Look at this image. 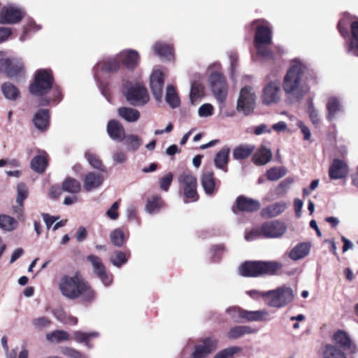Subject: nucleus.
<instances>
[{"instance_id":"f257e3e1","label":"nucleus","mask_w":358,"mask_h":358,"mask_svg":"<svg viewBox=\"0 0 358 358\" xmlns=\"http://www.w3.org/2000/svg\"><path fill=\"white\" fill-rule=\"evenodd\" d=\"M311 78L306 64L299 59L290 62L284 76L282 88L287 94L303 99L310 90Z\"/></svg>"},{"instance_id":"f03ea898","label":"nucleus","mask_w":358,"mask_h":358,"mask_svg":"<svg viewBox=\"0 0 358 358\" xmlns=\"http://www.w3.org/2000/svg\"><path fill=\"white\" fill-rule=\"evenodd\" d=\"M59 289L62 294L70 299H80L83 302H91L95 299L94 290L78 276L63 277Z\"/></svg>"},{"instance_id":"7ed1b4c3","label":"nucleus","mask_w":358,"mask_h":358,"mask_svg":"<svg viewBox=\"0 0 358 358\" xmlns=\"http://www.w3.org/2000/svg\"><path fill=\"white\" fill-rule=\"evenodd\" d=\"M282 268L281 263L275 261H248L238 268L239 273L245 277L273 275Z\"/></svg>"},{"instance_id":"20e7f679","label":"nucleus","mask_w":358,"mask_h":358,"mask_svg":"<svg viewBox=\"0 0 358 358\" xmlns=\"http://www.w3.org/2000/svg\"><path fill=\"white\" fill-rule=\"evenodd\" d=\"M256 22L262 23L257 27L255 36V45L257 48V55L265 59H275L273 52L268 48L267 45L271 43L272 27L268 22L264 20H257Z\"/></svg>"},{"instance_id":"39448f33","label":"nucleus","mask_w":358,"mask_h":358,"mask_svg":"<svg viewBox=\"0 0 358 358\" xmlns=\"http://www.w3.org/2000/svg\"><path fill=\"white\" fill-rule=\"evenodd\" d=\"M178 182L182 192L184 203L195 202L199 199L197 180L190 171L181 173L178 178Z\"/></svg>"},{"instance_id":"423d86ee","label":"nucleus","mask_w":358,"mask_h":358,"mask_svg":"<svg viewBox=\"0 0 358 358\" xmlns=\"http://www.w3.org/2000/svg\"><path fill=\"white\" fill-rule=\"evenodd\" d=\"M54 78L50 70L39 69L35 73L34 81L29 86L30 93L43 96L52 87Z\"/></svg>"},{"instance_id":"0eeeda50","label":"nucleus","mask_w":358,"mask_h":358,"mask_svg":"<svg viewBox=\"0 0 358 358\" xmlns=\"http://www.w3.org/2000/svg\"><path fill=\"white\" fill-rule=\"evenodd\" d=\"M268 295L267 305L272 308H280L291 303L294 298L293 289L287 286L279 287L275 289L266 292Z\"/></svg>"},{"instance_id":"6e6552de","label":"nucleus","mask_w":358,"mask_h":358,"mask_svg":"<svg viewBox=\"0 0 358 358\" xmlns=\"http://www.w3.org/2000/svg\"><path fill=\"white\" fill-rule=\"evenodd\" d=\"M124 93L127 101L134 106H143L150 101L147 88L141 83H127Z\"/></svg>"},{"instance_id":"1a4fd4ad","label":"nucleus","mask_w":358,"mask_h":358,"mask_svg":"<svg viewBox=\"0 0 358 358\" xmlns=\"http://www.w3.org/2000/svg\"><path fill=\"white\" fill-rule=\"evenodd\" d=\"M120 68V60L117 57V55L114 57H109L101 62H99L95 66L94 71V77L99 86L101 94L106 97V85L100 81L99 71H101L104 73H115Z\"/></svg>"},{"instance_id":"9d476101","label":"nucleus","mask_w":358,"mask_h":358,"mask_svg":"<svg viewBox=\"0 0 358 358\" xmlns=\"http://www.w3.org/2000/svg\"><path fill=\"white\" fill-rule=\"evenodd\" d=\"M256 94L250 86H245L241 90L237 100L236 110L245 115H251L256 106Z\"/></svg>"},{"instance_id":"9b49d317","label":"nucleus","mask_w":358,"mask_h":358,"mask_svg":"<svg viewBox=\"0 0 358 358\" xmlns=\"http://www.w3.org/2000/svg\"><path fill=\"white\" fill-rule=\"evenodd\" d=\"M212 92L215 99L222 103L227 95V85L225 77L220 73L213 72L209 77Z\"/></svg>"},{"instance_id":"f8f14e48","label":"nucleus","mask_w":358,"mask_h":358,"mask_svg":"<svg viewBox=\"0 0 358 358\" xmlns=\"http://www.w3.org/2000/svg\"><path fill=\"white\" fill-rule=\"evenodd\" d=\"M0 52V72L5 73L9 78L21 77L24 75L23 64L16 58L1 57Z\"/></svg>"},{"instance_id":"ddd939ff","label":"nucleus","mask_w":358,"mask_h":358,"mask_svg":"<svg viewBox=\"0 0 358 358\" xmlns=\"http://www.w3.org/2000/svg\"><path fill=\"white\" fill-rule=\"evenodd\" d=\"M87 260L91 263L94 274L106 287L110 286L113 280L111 273L106 271L102 260L97 256L91 255L87 256Z\"/></svg>"},{"instance_id":"4468645a","label":"nucleus","mask_w":358,"mask_h":358,"mask_svg":"<svg viewBox=\"0 0 358 358\" xmlns=\"http://www.w3.org/2000/svg\"><path fill=\"white\" fill-rule=\"evenodd\" d=\"M23 9L14 6H4L0 11V23L14 24L18 23L24 16Z\"/></svg>"},{"instance_id":"2eb2a0df","label":"nucleus","mask_w":358,"mask_h":358,"mask_svg":"<svg viewBox=\"0 0 358 358\" xmlns=\"http://www.w3.org/2000/svg\"><path fill=\"white\" fill-rule=\"evenodd\" d=\"M261 204L258 200L241 195L236 198L232 210L235 214L239 212L253 213L259 210Z\"/></svg>"},{"instance_id":"dca6fc26","label":"nucleus","mask_w":358,"mask_h":358,"mask_svg":"<svg viewBox=\"0 0 358 358\" xmlns=\"http://www.w3.org/2000/svg\"><path fill=\"white\" fill-rule=\"evenodd\" d=\"M262 99L264 104L269 106L280 100V87L278 81L268 83L264 88Z\"/></svg>"},{"instance_id":"f3484780","label":"nucleus","mask_w":358,"mask_h":358,"mask_svg":"<svg viewBox=\"0 0 358 358\" xmlns=\"http://www.w3.org/2000/svg\"><path fill=\"white\" fill-rule=\"evenodd\" d=\"M164 76L159 69H154L150 76V87L155 99L160 100L163 94Z\"/></svg>"},{"instance_id":"a211bd4d","label":"nucleus","mask_w":358,"mask_h":358,"mask_svg":"<svg viewBox=\"0 0 358 358\" xmlns=\"http://www.w3.org/2000/svg\"><path fill=\"white\" fill-rule=\"evenodd\" d=\"M117 57L128 69L136 68L140 62L139 53L133 49H125L117 54Z\"/></svg>"},{"instance_id":"6ab92c4d","label":"nucleus","mask_w":358,"mask_h":358,"mask_svg":"<svg viewBox=\"0 0 358 358\" xmlns=\"http://www.w3.org/2000/svg\"><path fill=\"white\" fill-rule=\"evenodd\" d=\"M263 229L264 238H277L281 237L287 230L289 235L292 236L294 229L293 225H289V228L287 229L286 225H262Z\"/></svg>"},{"instance_id":"aec40b11","label":"nucleus","mask_w":358,"mask_h":358,"mask_svg":"<svg viewBox=\"0 0 358 358\" xmlns=\"http://www.w3.org/2000/svg\"><path fill=\"white\" fill-rule=\"evenodd\" d=\"M106 130L109 137L117 142H122L126 135L124 127L122 123L116 120L108 121Z\"/></svg>"},{"instance_id":"412c9836","label":"nucleus","mask_w":358,"mask_h":358,"mask_svg":"<svg viewBox=\"0 0 358 358\" xmlns=\"http://www.w3.org/2000/svg\"><path fill=\"white\" fill-rule=\"evenodd\" d=\"M201 184L205 193L208 196L214 195L217 191L214 173L211 170L203 171L201 176Z\"/></svg>"},{"instance_id":"4be33fe9","label":"nucleus","mask_w":358,"mask_h":358,"mask_svg":"<svg viewBox=\"0 0 358 358\" xmlns=\"http://www.w3.org/2000/svg\"><path fill=\"white\" fill-rule=\"evenodd\" d=\"M99 335L98 331L85 332L77 330L73 332L71 338L77 343L84 344L88 350H91L94 348V345L90 343V341L93 338H98Z\"/></svg>"},{"instance_id":"5701e85b","label":"nucleus","mask_w":358,"mask_h":358,"mask_svg":"<svg viewBox=\"0 0 358 358\" xmlns=\"http://www.w3.org/2000/svg\"><path fill=\"white\" fill-rule=\"evenodd\" d=\"M334 341L336 344L339 345L345 350H350L352 353L357 352L358 348L352 341L348 334L343 331H338L334 335Z\"/></svg>"},{"instance_id":"b1692460","label":"nucleus","mask_w":358,"mask_h":358,"mask_svg":"<svg viewBox=\"0 0 358 358\" xmlns=\"http://www.w3.org/2000/svg\"><path fill=\"white\" fill-rule=\"evenodd\" d=\"M102 174L95 172L87 173L83 180V187L87 192L99 188L103 182Z\"/></svg>"},{"instance_id":"393cba45","label":"nucleus","mask_w":358,"mask_h":358,"mask_svg":"<svg viewBox=\"0 0 358 358\" xmlns=\"http://www.w3.org/2000/svg\"><path fill=\"white\" fill-rule=\"evenodd\" d=\"M351 37L347 41V51L352 55L358 57V20L350 24Z\"/></svg>"},{"instance_id":"a878e982","label":"nucleus","mask_w":358,"mask_h":358,"mask_svg":"<svg viewBox=\"0 0 358 358\" xmlns=\"http://www.w3.org/2000/svg\"><path fill=\"white\" fill-rule=\"evenodd\" d=\"M348 173L347 164L342 160L334 159L329 168V177L331 179L345 178Z\"/></svg>"},{"instance_id":"bb28decb","label":"nucleus","mask_w":358,"mask_h":358,"mask_svg":"<svg viewBox=\"0 0 358 358\" xmlns=\"http://www.w3.org/2000/svg\"><path fill=\"white\" fill-rule=\"evenodd\" d=\"M287 208V203L280 201L273 203L261 210V216L264 219L272 218L280 215Z\"/></svg>"},{"instance_id":"cd10ccee","label":"nucleus","mask_w":358,"mask_h":358,"mask_svg":"<svg viewBox=\"0 0 358 358\" xmlns=\"http://www.w3.org/2000/svg\"><path fill=\"white\" fill-rule=\"evenodd\" d=\"M311 248L310 243H300L296 245L289 252V257L294 260L297 261L299 259L304 258L309 253Z\"/></svg>"},{"instance_id":"c85d7f7f","label":"nucleus","mask_w":358,"mask_h":358,"mask_svg":"<svg viewBox=\"0 0 358 358\" xmlns=\"http://www.w3.org/2000/svg\"><path fill=\"white\" fill-rule=\"evenodd\" d=\"M230 149L228 146L223 147L216 155L214 158V164L217 169L227 173V164L229 162Z\"/></svg>"},{"instance_id":"c756f323","label":"nucleus","mask_w":358,"mask_h":358,"mask_svg":"<svg viewBox=\"0 0 358 358\" xmlns=\"http://www.w3.org/2000/svg\"><path fill=\"white\" fill-rule=\"evenodd\" d=\"M35 127L41 131L45 130L50 122V112L48 109H40L33 119Z\"/></svg>"},{"instance_id":"7c9ffc66","label":"nucleus","mask_w":358,"mask_h":358,"mask_svg":"<svg viewBox=\"0 0 358 358\" xmlns=\"http://www.w3.org/2000/svg\"><path fill=\"white\" fill-rule=\"evenodd\" d=\"M153 50L162 59L171 61L173 59V48L170 45L162 42H156Z\"/></svg>"},{"instance_id":"2f4dec72","label":"nucleus","mask_w":358,"mask_h":358,"mask_svg":"<svg viewBox=\"0 0 358 358\" xmlns=\"http://www.w3.org/2000/svg\"><path fill=\"white\" fill-rule=\"evenodd\" d=\"M272 157L271 151L265 146H261L252 157L253 162L258 165H264L269 162Z\"/></svg>"},{"instance_id":"473e14b6","label":"nucleus","mask_w":358,"mask_h":358,"mask_svg":"<svg viewBox=\"0 0 358 358\" xmlns=\"http://www.w3.org/2000/svg\"><path fill=\"white\" fill-rule=\"evenodd\" d=\"M47 153L39 151V155L34 157L31 162V169L38 173H43L48 166Z\"/></svg>"},{"instance_id":"72a5a7b5","label":"nucleus","mask_w":358,"mask_h":358,"mask_svg":"<svg viewBox=\"0 0 358 358\" xmlns=\"http://www.w3.org/2000/svg\"><path fill=\"white\" fill-rule=\"evenodd\" d=\"M255 147L250 144L241 145L233 150V157L236 160H242L250 157L255 151Z\"/></svg>"},{"instance_id":"f704fd0d","label":"nucleus","mask_w":358,"mask_h":358,"mask_svg":"<svg viewBox=\"0 0 358 358\" xmlns=\"http://www.w3.org/2000/svg\"><path fill=\"white\" fill-rule=\"evenodd\" d=\"M118 115L128 122H135L140 118V112L133 108L121 107L118 109Z\"/></svg>"},{"instance_id":"c9c22d12","label":"nucleus","mask_w":358,"mask_h":358,"mask_svg":"<svg viewBox=\"0 0 358 358\" xmlns=\"http://www.w3.org/2000/svg\"><path fill=\"white\" fill-rule=\"evenodd\" d=\"M327 118L332 120L335 118L336 115L341 111L342 106L339 99L336 96H331L329 98L327 103Z\"/></svg>"},{"instance_id":"e433bc0d","label":"nucleus","mask_w":358,"mask_h":358,"mask_svg":"<svg viewBox=\"0 0 358 358\" xmlns=\"http://www.w3.org/2000/svg\"><path fill=\"white\" fill-rule=\"evenodd\" d=\"M242 313V319L247 321H263L266 320L268 316V312L266 310H259L249 311L244 310Z\"/></svg>"},{"instance_id":"4c0bfd02","label":"nucleus","mask_w":358,"mask_h":358,"mask_svg":"<svg viewBox=\"0 0 358 358\" xmlns=\"http://www.w3.org/2000/svg\"><path fill=\"white\" fill-rule=\"evenodd\" d=\"M122 142L129 152L138 150L142 145L141 138L136 134L125 135Z\"/></svg>"},{"instance_id":"58836bf2","label":"nucleus","mask_w":358,"mask_h":358,"mask_svg":"<svg viewBox=\"0 0 358 358\" xmlns=\"http://www.w3.org/2000/svg\"><path fill=\"white\" fill-rule=\"evenodd\" d=\"M255 332L256 331L249 326H236L229 331L227 336L229 338L236 339Z\"/></svg>"},{"instance_id":"ea45409f","label":"nucleus","mask_w":358,"mask_h":358,"mask_svg":"<svg viewBox=\"0 0 358 358\" xmlns=\"http://www.w3.org/2000/svg\"><path fill=\"white\" fill-rule=\"evenodd\" d=\"M322 355L323 358H347L342 350L331 344L324 346Z\"/></svg>"},{"instance_id":"a19ab883","label":"nucleus","mask_w":358,"mask_h":358,"mask_svg":"<svg viewBox=\"0 0 358 358\" xmlns=\"http://www.w3.org/2000/svg\"><path fill=\"white\" fill-rule=\"evenodd\" d=\"M46 339L51 342L59 343L71 339V335L64 330H55L46 334Z\"/></svg>"},{"instance_id":"79ce46f5","label":"nucleus","mask_w":358,"mask_h":358,"mask_svg":"<svg viewBox=\"0 0 358 358\" xmlns=\"http://www.w3.org/2000/svg\"><path fill=\"white\" fill-rule=\"evenodd\" d=\"M1 91L6 99L12 101L16 100L20 95L17 87L10 83H3L1 86Z\"/></svg>"},{"instance_id":"37998d69","label":"nucleus","mask_w":358,"mask_h":358,"mask_svg":"<svg viewBox=\"0 0 358 358\" xmlns=\"http://www.w3.org/2000/svg\"><path fill=\"white\" fill-rule=\"evenodd\" d=\"M165 99L172 108H178L180 104V99L173 85L167 86Z\"/></svg>"},{"instance_id":"c03bdc74","label":"nucleus","mask_w":358,"mask_h":358,"mask_svg":"<svg viewBox=\"0 0 358 358\" xmlns=\"http://www.w3.org/2000/svg\"><path fill=\"white\" fill-rule=\"evenodd\" d=\"M203 95V87L197 82H193L191 85V90L189 94V99L192 104L196 103L198 100Z\"/></svg>"},{"instance_id":"a18cd8bd","label":"nucleus","mask_w":358,"mask_h":358,"mask_svg":"<svg viewBox=\"0 0 358 358\" xmlns=\"http://www.w3.org/2000/svg\"><path fill=\"white\" fill-rule=\"evenodd\" d=\"M62 189L65 192L76 194L79 192L81 189L80 183L74 178H67L62 183Z\"/></svg>"},{"instance_id":"49530a36","label":"nucleus","mask_w":358,"mask_h":358,"mask_svg":"<svg viewBox=\"0 0 358 358\" xmlns=\"http://www.w3.org/2000/svg\"><path fill=\"white\" fill-rule=\"evenodd\" d=\"M163 201L160 196H153L148 199L145 209L150 213H156L160 210Z\"/></svg>"},{"instance_id":"de8ad7c7","label":"nucleus","mask_w":358,"mask_h":358,"mask_svg":"<svg viewBox=\"0 0 358 358\" xmlns=\"http://www.w3.org/2000/svg\"><path fill=\"white\" fill-rule=\"evenodd\" d=\"M261 238H264L262 225H256L250 229H247L245 232V239L247 241H253Z\"/></svg>"},{"instance_id":"09e8293b","label":"nucleus","mask_w":358,"mask_h":358,"mask_svg":"<svg viewBox=\"0 0 358 358\" xmlns=\"http://www.w3.org/2000/svg\"><path fill=\"white\" fill-rule=\"evenodd\" d=\"M286 173L287 169L285 167H273L267 171L266 177L268 180L275 181L282 178Z\"/></svg>"},{"instance_id":"8fccbe9b","label":"nucleus","mask_w":358,"mask_h":358,"mask_svg":"<svg viewBox=\"0 0 358 358\" xmlns=\"http://www.w3.org/2000/svg\"><path fill=\"white\" fill-rule=\"evenodd\" d=\"M85 156L89 164L93 168L101 171H105V166L103 165L101 159L96 154L88 151L85 152Z\"/></svg>"},{"instance_id":"3c124183","label":"nucleus","mask_w":358,"mask_h":358,"mask_svg":"<svg viewBox=\"0 0 358 358\" xmlns=\"http://www.w3.org/2000/svg\"><path fill=\"white\" fill-rule=\"evenodd\" d=\"M127 260L128 257L127 254L122 251H115L110 258V262L117 268H120L125 264Z\"/></svg>"},{"instance_id":"603ef678","label":"nucleus","mask_w":358,"mask_h":358,"mask_svg":"<svg viewBox=\"0 0 358 358\" xmlns=\"http://www.w3.org/2000/svg\"><path fill=\"white\" fill-rule=\"evenodd\" d=\"M126 238L124 233L120 229H117L110 234L111 242L117 247L122 246Z\"/></svg>"},{"instance_id":"864d4df0","label":"nucleus","mask_w":358,"mask_h":358,"mask_svg":"<svg viewBox=\"0 0 358 358\" xmlns=\"http://www.w3.org/2000/svg\"><path fill=\"white\" fill-rule=\"evenodd\" d=\"M61 352L69 358H89L87 355L71 347L61 348Z\"/></svg>"},{"instance_id":"5fc2aeb1","label":"nucleus","mask_w":358,"mask_h":358,"mask_svg":"<svg viewBox=\"0 0 358 358\" xmlns=\"http://www.w3.org/2000/svg\"><path fill=\"white\" fill-rule=\"evenodd\" d=\"M17 195L16 201L20 206H22L23 201L28 196V188L24 183H20L17 186Z\"/></svg>"},{"instance_id":"6e6d98bb","label":"nucleus","mask_w":358,"mask_h":358,"mask_svg":"<svg viewBox=\"0 0 358 358\" xmlns=\"http://www.w3.org/2000/svg\"><path fill=\"white\" fill-rule=\"evenodd\" d=\"M241 351L238 347H231L217 352L214 358H233L234 354Z\"/></svg>"},{"instance_id":"4d7b16f0","label":"nucleus","mask_w":358,"mask_h":358,"mask_svg":"<svg viewBox=\"0 0 358 358\" xmlns=\"http://www.w3.org/2000/svg\"><path fill=\"white\" fill-rule=\"evenodd\" d=\"M113 161L116 164H122L127 160L126 152L122 150L117 149L112 153Z\"/></svg>"},{"instance_id":"13d9d810","label":"nucleus","mask_w":358,"mask_h":358,"mask_svg":"<svg viewBox=\"0 0 358 358\" xmlns=\"http://www.w3.org/2000/svg\"><path fill=\"white\" fill-rule=\"evenodd\" d=\"M51 321L46 317H40L32 320V324L36 329H42L50 326Z\"/></svg>"},{"instance_id":"bf43d9fd","label":"nucleus","mask_w":358,"mask_h":358,"mask_svg":"<svg viewBox=\"0 0 358 358\" xmlns=\"http://www.w3.org/2000/svg\"><path fill=\"white\" fill-rule=\"evenodd\" d=\"M213 110L214 108L210 103H204L199 108L198 114L201 117H207L213 115Z\"/></svg>"},{"instance_id":"052dcab7","label":"nucleus","mask_w":358,"mask_h":358,"mask_svg":"<svg viewBox=\"0 0 358 358\" xmlns=\"http://www.w3.org/2000/svg\"><path fill=\"white\" fill-rule=\"evenodd\" d=\"M225 251L224 246L222 245H214L210 248V253L212 259L214 262H217L220 259L222 254Z\"/></svg>"},{"instance_id":"680f3d73","label":"nucleus","mask_w":358,"mask_h":358,"mask_svg":"<svg viewBox=\"0 0 358 358\" xmlns=\"http://www.w3.org/2000/svg\"><path fill=\"white\" fill-rule=\"evenodd\" d=\"M173 180V175L171 173H169L166 175H165L164 177L161 178L159 179V186L160 188L167 192L169 189V187L172 182Z\"/></svg>"},{"instance_id":"e2e57ef3","label":"nucleus","mask_w":358,"mask_h":358,"mask_svg":"<svg viewBox=\"0 0 358 358\" xmlns=\"http://www.w3.org/2000/svg\"><path fill=\"white\" fill-rule=\"evenodd\" d=\"M119 203H113L110 208L106 212V215L112 220H115L119 216L118 213Z\"/></svg>"},{"instance_id":"0e129e2a","label":"nucleus","mask_w":358,"mask_h":358,"mask_svg":"<svg viewBox=\"0 0 358 358\" xmlns=\"http://www.w3.org/2000/svg\"><path fill=\"white\" fill-rule=\"evenodd\" d=\"M226 312L231 316V317L234 320H238V319H242V313L244 312V310L241 309L238 307H230L226 310Z\"/></svg>"},{"instance_id":"69168bd1","label":"nucleus","mask_w":358,"mask_h":358,"mask_svg":"<svg viewBox=\"0 0 358 358\" xmlns=\"http://www.w3.org/2000/svg\"><path fill=\"white\" fill-rule=\"evenodd\" d=\"M13 34V29L8 27H0V43L7 41Z\"/></svg>"},{"instance_id":"338daca9","label":"nucleus","mask_w":358,"mask_h":358,"mask_svg":"<svg viewBox=\"0 0 358 358\" xmlns=\"http://www.w3.org/2000/svg\"><path fill=\"white\" fill-rule=\"evenodd\" d=\"M229 57L230 61V70L231 76L234 77L237 68L238 55L236 52L231 51L229 52Z\"/></svg>"},{"instance_id":"774afa93","label":"nucleus","mask_w":358,"mask_h":358,"mask_svg":"<svg viewBox=\"0 0 358 358\" xmlns=\"http://www.w3.org/2000/svg\"><path fill=\"white\" fill-rule=\"evenodd\" d=\"M126 214L129 222H135L139 221L137 215V210L134 206H129L127 208Z\"/></svg>"}]
</instances>
